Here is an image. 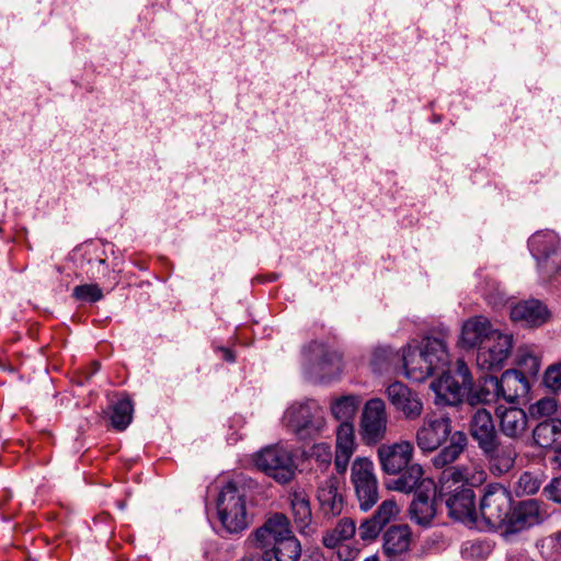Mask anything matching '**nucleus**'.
<instances>
[{
    "instance_id": "nucleus-4",
    "label": "nucleus",
    "mask_w": 561,
    "mask_h": 561,
    "mask_svg": "<svg viewBox=\"0 0 561 561\" xmlns=\"http://www.w3.org/2000/svg\"><path fill=\"white\" fill-rule=\"evenodd\" d=\"M432 390L436 394V403L456 405L472 388V378L468 366L458 359L454 371H443L442 376L432 381Z\"/></svg>"
},
{
    "instance_id": "nucleus-50",
    "label": "nucleus",
    "mask_w": 561,
    "mask_h": 561,
    "mask_svg": "<svg viewBox=\"0 0 561 561\" xmlns=\"http://www.w3.org/2000/svg\"><path fill=\"white\" fill-rule=\"evenodd\" d=\"M556 541L558 542V545L561 548V530L556 534Z\"/></svg>"
},
{
    "instance_id": "nucleus-21",
    "label": "nucleus",
    "mask_w": 561,
    "mask_h": 561,
    "mask_svg": "<svg viewBox=\"0 0 561 561\" xmlns=\"http://www.w3.org/2000/svg\"><path fill=\"white\" fill-rule=\"evenodd\" d=\"M317 497L322 514L328 518L339 516L344 508V496L341 492L340 479L330 476L318 485Z\"/></svg>"
},
{
    "instance_id": "nucleus-19",
    "label": "nucleus",
    "mask_w": 561,
    "mask_h": 561,
    "mask_svg": "<svg viewBox=\"0 0 561 561\" xmlns=\"http://www.w3.org/2000/svg\"><path fill=\"white\" fill-rule=\"evenodd\" d=\"M490 320L483 316H474L466 320L461 328L459 343L466 350L477 348L478 351L499 333Z\"/></svg>"
},
{
    "instance_id": "nucleus-25",
    "label": "nucleus",
    "mask_w": 561,
    "mask_h": 561,
    "mask_svg": "<svg viewBox=\"0 0 561 561\" xmlns=\"http://www.w3.org/2000/svg\"><path fill=\"white\" fill-rule=\"evenodd\" d=\"M423 476L424 470L422 466L416 462H412L399 473V477L391 482L389 488L405 494L412 492L417 493L425 489L432 490L434 485L433 481L424 479Z\"/></svg>"
},
{
    "instance_id": "nucleus-29",
    "label": "nucleus",
    "mask_w": 561,
    "mask_h": 561,
    "mask_svg": "<svg viewBox=\"0 0 561 561\" xmlns=\"http://www.w3.org/2000/svg\"><path fill=\"white\" fill-rule=\"evenodd\" d=\"M412 531L408 525H393L383 534V551L388 557H397L409 551Z\"/></svg>"
},
{
    "instance_id": "nucleus-41",
    "label": "nucleus",
    "mask_w": 561,
    "mask_h": 561,
    "mask_svg": "<svg viewBox=\"0 0 561 561\" xmlns=\"http://www.w3.org/2000/svg\"><path fill=\"white\" fill-rule=\"evenodd\" d=\"M557 411V401L553 398H542L530 405L529 412L534 417L550 416Z\"/></svg>"
},
{
    "instance_id": "nucleus-5",
    "label": "nucleus",
    "mask_w": 561,
    "mask_h": 561,
    "mask_svg": "<svg viewBox=\"0 0 561 561\" xmlns=\"http://www.w3.org/2000/svg\"><path fill=\"white\" fill-rule=\"evenodd\" d=\"M253 461L259 470L278 483H287L296 474L297 466L291 451L279 444L262 448L254 455Z\"/></svg>"
},
{
    "instance_id": "nucleus-35",
    "label": "nucleus",
    "mask_w": 561,
    "mask_h": 561,
    "mask_svg": "<svg viewBox=\"0 0 561 561\" xmlns=\"http://www.w3.org/2000/svg\"><path fill=\"white\" fill-rule=\"evenodd\" d=\"M290 505L295 523L299 528H306L311 522L310 504L304 492L290 494Z\"/></svg>"
},
{
    "instance_id": "nucleus-10",
    "label": "nucleus",
    "mask_w": 561,
    "mask_h": 561,
    "mask_svg": "<svg viewBox=\"0 0 561 561\" xmlns=\"http://www.w3.org/2000/svg\"><path fill=\"white\" fill-rule=\"evenodd\" d=\"M528 248L537 261V266L545 279L552 278V271L556 262L553 257L560 250V238L552 230H541L535 232L528 240Z\"/></svg>"
},
{
    "instance_id": "nucleus-27",
    "label": "nucleus",
    "mask_w": 561,
    "mask_h": 561,
    "mask_svg": "<svg viewBox=\"0 0 561 561\" xmlns=\"http://www.w3.org/2000/svg\"><path fill=\"white\" fill-rule=\"evenodd\" d=\"M496 415L500 420V430L506 437L518 439L526 433L528 417L523 409L499 407Z\"/></svg>"
},
{
    "instance_id": "nucleus-28",
    "label": "nucleus",
    "mask_w": 561,
    "mask_h": 561,
    "mask_svg": "<svg viewBox=\"0 0 561 561\" xmlns=\"http://www.w3.org/2000/svg\"><path fill=\"white\" fill-rule=\"evenodd\" d=\"M548 317L547 308L538 300L518 302L511 309V319L526 327L542 325Z\"/></svg>"
},
{
    "instance_id": "nucleus-42",
    "label": "nucleus",
    "mask_w": 561,
    "mask_h": 561,
    "mask_svg": "<svg viewBox=\"0 0 561 561\" xmlns=\"http://www.w3.org/2000/svg\"><path fill=\"white\" fill-rule=\"evenodd\" d=\"M399 508L393 500L383 501L373 515L382 526L388 524L397 514Z\"/></svg>"
},
{
    "instance_id": "nucleus-18",
    "label": "nucleus",
    "mask_w": 561,
    "mask_h": 561,
    "mask_svg": "<svg viewBox=\"0 0 561 561\" xmlns=\"http://www.w3.org/2000/svg\"><path fill=\"white\" fill-rule=\"evenodd\" d=\"M547 512L541 508L537 500H526L511 510L504 535L516 534L541 523Z\"/></svg>"
},
{
    "instance_id": "nucleus-1",
    "label": "nucleus",
    "mask_w": 561,
    "mask_h": 561,
    "mask_svg": "<svg viewBox=\"0 0 561 561\" xmlns=\"http://www.w3.org/2000/svg\"><path fill=\"white\" fill-rule=\"evenodd\" d=\"M253 539L265 561H298L301 556V545L282 513L268 517L253 533Z\"/></svg>"
},
{
    "instance_id": "nucleus-12",
    "label": "nucleus",
    "mask_w": 561,
    "mask_h": 561,
    "mask_svg": "<svg viewBox=\"0 0 561 561\" xmlns=\"http://www.w3.org/2000/svg\"><path fill=\"white\" fill-rule=\"evenodd\" d=\"M413 456L414 445L407 439L381 444L377 449L380 468L387 474H399L412 463Z\"/></svg>"
},
{
    "instance_id": "nucleus-48",
    "label": "nucleus",
    "mask_w": 561,
    "mask_h": 561,
    "mask_svg": "<svg viewBox=\"0 0 561 561\" xmlns=\"http://www.w3.org/2000/svg\"><path fill=\"white\" fill-rule=\"evenodd\" d=\"M242 561H265V560L262 559V556L261 557L249 556V557H245Z\"/></svg>"
},
{
    "instance_id": "nucleus-34",
    "label": "nucleus",
    "mask_w": 561,
    "mask_h": 561,
    "mask_svg": "<svg viewBox=\"0 0 561 561\" xmlns=\"http://www.w3.org/2000/svg\"><path fill=\"white\" fill-rule=\"evenodd\" d=\"M356 531L353 519L342 518L337 525L323 536V545L328 548H335L342 541L351 539Z\"/></svg>"
},
{
    "instance_id": "nucleus-43",
    "label": "nucleus",
    "mask_w": 561,
    "mask_h": 561,
    "mask_svg": "<svg viewBox=\"0 0 561 561\" xmlns=\"http://www.w3.org/2000/svg\"><path fill=\"white\" fill-rule=\"evenodd\" d=\"M382 525L378 522L374 516L369 519L364 520L359 526V536L363 540H371L375 539L380 530L382 529Z\"/></svg>"
},
{
    "instance_id": "nucleus-51",
    "label": "nucleus",
    "mask_w": 561,
    "mask_h": 561,
    "mask_svg": "<svg viewBox=\"0 0 561 561\" xmlns=\"http://www.w3.org/2000/svg\"><path fill=\"white\" fill-rule=\"evenodd\" d=\"M364 561H379L377 557L373 556L369 558H366Z\"/></svg>"
},
{
    "instance_id": "nucleus-33",
    "label": "nucleus",
    "mask_w": 561,
    "mask_h": 561,
    "mask_svg": "<svg viewBox=\"0 0 561 561\" xmlns=\"http://www.w3.org/2000/svg\"><path fill=\"white\" fill-rule=\"evenodd\" d=\"M360 399L358 396L347 394L334 399L331 402L330 410L332 415L342 422H350L355 415Z\"/></svg>"
},
{
    "instance_id": "nucleus-36",
    "label": "nucleus",
    "mask_w": 561,
    "mask_h": 561,
    "mask_svg": "<svg viewBox=\"0 0 561 561\" xmlns=\"http://www.w3.org/2000/svg\"><path fill=\"white\" fill-rule=\"evenodd\" d=\"M133 404L129 399H122L113 407V414L111 417L112 425L118 431H124L131 422L133 419Z\"/></svg>"
},
{
    "instance_id": "nucleus-40",
    "label": "nucleus",
    "mask_w": 561,
    "mask_h": 561,
    "mask_svg": "<svg viewBox=\"0 0 561 561\" xmlns=\"http://www.w3.org/2000/svg\"><path fill=\"white\" fill-rule=\"evenodd\" d=\"M73 296L78 300L95 302L102 299V289L96 284H84L73 288Z\"/></svg>"
},
{
    "instance_id": "nucleus-6",
    "label": "nucleus",
    "mask_w": 561,
    "mask_h": 561,
    "mask_svg": "<svg viewBox=\"0 0 561 561\" xmlns=\"http://www.w3.org/2000/svg\"><path fill=\"white\" fill-rule=\"evenodd\" d=\"M512 510L511 493L501 484H489L480 502V513L489 530L503 529Z\"/></svg>"
},
{
    "instance_id": "nucleus-30",
    "label": "nucleus",
    "mask_w": 561,
    "mask_h": 561,
    "mask_svg": "<svg viewBox=\"0 0 561 561\" xmlns=\"http://www.w3.org/2000/svg\"><path fill=\"white\" fill-rule=\"evenodd\" d=\"M533 437L541 448L561 451V420L549 419L540 422L534 428Z\"/></svg>"
},
{
    "instance_id": "nucleus-3",
    "label": "nucleus",
    "mask_w": 561,
    "mask_h": 561,
    "mask_svg": "<svg viewBox=\"0 0 561 561\" xmlns=\"http://www.w3.org/2000/svg\"><path fill=\"white\" fill-rule=\"evenodd\" d=\"M283 423L301 438L312 437L325 426L324 411L314 400L294 402L284 412Z\"/></svg>"
},
{
    "instance_id": "nucleus-24",
    "label": "nucleus",
    "mask_w": 561,
    "mask_h": 561,
    "mask_svg": "<svg viewBox=\"0 0 561 561\" xmlns=\"http://www.w3.org/2000/svg\"><path fill=\"white\" fill-rule=\"evenodd\" d=\"M356 450L354 425L352 422H342L336 428L334 466L339 473L347 469L351 457Z\"/></svg>"
},
{
    "instance_id": "nucleus-11",
    "label": "nucleus",
    "mask_w": 561,
    "mask_h": 561,
    "mask_svg": "<svg viewBox=\"0 0 561 561\" xmlns=\"http://www.w3.org/2000/svg\"><path fill=\"white\" fill-rule=\"evenodd\" d=\"M307 358L306 369L317 379H327L339 373L341 368L340 355L319 342H311L305 348Z\"/></svg>"
},
{
    "instance_id": "nucleus-32",
    "label": "nucleus",
    "mask_w": 561,
    "mask_h": 561,
    "mask_svg": "<svg viewBox=\"0 0 561 561\" xmlns=\"http://www.w3.org/2000/svg\"><path fill=\"white\" fill-rule=\"evenodd\" d=\"M467 446V436L461 431H456L449 438V444L445 446L437 455L432 458V463L436 469L453 467L451 465L459 458Z\"/></svg>"
},
{
    "instance_id": "nucleus-2",
    "label": "nucleus",
    "mask_w": 561,
    "mask_h": 561,
    "mask_svg": "<svg viewBox=\"0 0 561 561\" xmlns=\"http://www.w3.org/2000/svg\"><path fill=\"white\" fill-rule=\"evenodd\" d=\"M529 389V382L523 371L508 369L502 374L500 379L493 376L486 377L481 390L469 396V402L471 404L489 403L500 397L507 402H514L517 398L526 396Z\"/></svg>"
},
{
    "instance_id": "nucleus-7",
    "label": "nucleus",
    "mask_w": 561,
    "mask_h": 561,
    "mask_svg": "<svg viewBox=\"0 0 561 561\" xmlns=\"http://www.w3.org/2000/svg\"><path fill=\"white\" fill-rule=\"evenodd\" d=\"M389 414L386 403L380 398H371L365 402L358 423L362 442L367 446L381 443L388 433Z\"/></svg>"
},
{
    "instance_id": "nucleus-47",
    "label": "nucleus",
    "mask_w": 561,
    "mask_h": 561,
    "mask_svg": "<svg viewBox=\"0 0 561 561\" xmlns=\"http://www.w3.org/2000/svg\"><path fill=\"white\" fill-rule=\"evenodd\" d=\"M220 351L222 352L224 358L227 362H230V363L234 362V355H233V353L230 350H228V348H220Z\"/></svg>"
},
{
    "instance_id": "nucleus-13",
    "label": "nucleus",
    "mask_w": 561,
    "mask_h": 561,
    "mask_svg": "<svg viewBox=\"0 0 561 561\" xmlns=\"http://www.w3.org/2000/svg\"><path fill=\"white\" fill-rule=\"evenodd\" d=\"M439 496L445 500L451 518L465 524L476 522L474 493L465 485L450 486V491L439 488Z\"/></svg>"
},
{
    "instance_id": "nucleus-26",
    "label": "nucleus",
    "mask_w": 561,
    "mask_h": 561,
    "mask_svg": "<svg viewBox=\"0 0 561 561\" xmlns=\"http://www.w3.org/2000/svg\"><path fill=\"white\" fill-rule=\"evenodd\" d=\"M469 433L479 448L499 438L491 412L484 408L473 411L469 422Z\"/></svg>"
},
{
    "instance_id": "nucleus-9",
    "label": "nucleus",
    "mask_w": 561,
    "mask_h": 561,
    "mask_svg": "<svg viewBox=\"0 0 561 561\" xmlns=\"http://www.w3.org/2000/svg\"><path fill=\"white\" fill-rule=\"evenodd\" d=\"M351 482L363 512L369 511L379 500L378 480L369 458H356L351 468Z\"/></svg>"
},
{
    "instance_id": "nucleus-23",
    "label": "nucleus",
    "mask_w": 561,
    "mask_h": 561,
    "mask_svg": "<svg viewBox=\"0 0 561 561\" xmlns=\"http://www.w3.org/2000/svg\"><path fill=\"white\" fill-rule=\"evenodd\" d=\"M400 360L405 377L413 381L421 382L434 374L431 366L432 363H427L420 346L409 344L402 350Z\"/></svg>"
},
{
    "instance_id": "nucleus-37",
    "label": "nucleus",
    "mask_w": 561,
    "mask_h": 561,
    "mask_svg": "<svg viewBox=\"0 0 561 561\" xmlns=\"http://www.w3.org/2000/svg\"><path fill=\"white\" fill-rule=\"evenodd\" d=\"M397 359L400 360V354L393 352L389 346H378L373 352L371 366L378 373L388 369Z\"/></svg>"
},
{
    "instance_id": "nucleus-45",
    "label": "nucleus",
    "mask_w": 561,
    "mask_h": 561,
    "mask_svg": "<svg viewBox=\"0 0 561 561\" xmlns=\"http://www.w3.org/2000/svg\"><path fill=\"white\" fill-rule=\"evenodd\" d=\"M312 457L323 466H329L332 460V451L328 444H317L312 448Z\"/></svg>"
},
{
    "instance_id": "nucleus-16",
    "label": "nucleus",
    "mask_w": 561,
    "mask_h": 561,
    "mask_svg": "<svg viewBox=\"0 0 561 561\" xmlns=\"http://www.w3.org/2000/svg\"><path fill=\"white\" fill-rule=\"evenodd\" d=\"M485 480L486 471L479 462L472 460L445 469L438 479L439 485L445 491H450V486L456 485H465L471 489L483 484Z\"/></svg>"
},
{
    "instance_id": "nucleus-39",
    "label": "nucleus",
    "mask_w": 561,
    "mask_h": 561,
    "mask_svg": "<svg viewBox=\"0 0 561 561\" xmlns=\"http://www.w3.org/2000/svg\"><path fill=\"white\" fill-rule=\"evenodd\" d=\"M516 360L520 367L531 375L539 371V359L529 346H522L517 350Z\"/></svg>"
},
{
    "instance_id": "nucleus-44",
    "label": "nucleus",
    "mask_w": 561,
    "mask_h": 561,
    "mask_svg": "<svg viewBox=\"0 0 561 561\" xmlns=\"http://www.w3.org/2000/svg\"><path fill=\"white\" fill-rule=\"evenodd\" d=\"M545 383L553 391L561 389V363L550 366L545 374Z\"/></svg>"
},
{
    "instance_id": "nucleus-15",
    "label": "nucleus",
    "mask_w": 561,
    "mask_h": 561,
    "mask_svg": "<svg viewBox=\"0 0 561 561\" xmlns=\"http://www.w3.org/2000/svg\"><path fill=\"white\" fill-rule=\"evenodd\" d=\"M385 393L393 410L399 412L404 420L415 421L422 415L423 402L419 393L403 382H391Z\"/></svg>"
},
{
    "instance_id": "nucleus-20",
    "label": "nucleus",
    "mask_w": 561,
    "mask_h": 561,
    "mask_svg": "<svg viewBox=\"0 0 561 561\" xmlns=\"http://www.w3.org/2000/svg\"><path fill=\"white\" fill-rule=\"evenodd\" d=\"M489 462V469L494 476L507 473L515 465L517 450L513 443L496 438L488 446L480 448Z\"/></svg>"
},
{
    "instance_id": "nucleus-17",
    "label": "nucleus",
    "mask_w": 561,
    "mask_h": 561,
    "mask_svg": "<svg viewBox=\"0 0 561 561\" xmlns=\"http://www.w3.org/2000/svg\"><path fill=\"white\" fill-rule=\"evenodd\" d=\"M453 435L451 424L447 417L425 416L415 433L417 447L424 453L436 450Z\"/></svg>"
},
{
    "instance_id": "nucleus-49",
    "label": "nucleus",
    "mask_w": 561,
    "mask_h": 561,
    "mask_svg": "<svg viewBox=\"0 0 561 561\" xmlns=\"http://www.w3.org/2000/svg\"><path fill=\"white\" fill-rule=\"evenodd\" d=\"M554 274H556V275H561V265H560V266H559V265H557V264L554 265V270L552 271V276H553Z\"/></svg>"
},
{
    "instance_id": "nucleus-22",
    "label": "nucleus",
    "mask_w": 561,
    "mask_h": 561,
    "mask_svg": "<svg viewBox=\"0 0 561 561\" xmlns=\"http://www.w3.org/2000/svg\"><path fill=\"white\" fill-rule=\"evenodd\" d=\"M434 492V486L432 490L419 491L410 504L409 514L411 520L424 528L433 526L437 515V503L433 496Z\"/></svg>"
},
{
    "instance_id": "nucleus-8",
    "label": "nucleus",
    "mask_w": 561,
    "mask_h": 561,
    "mask_svg": "<svg viewBox=\"0 0 561 561\" xmlns=\"http://www.w3.org/2000/svg\"><path fill=\"white\" fill-rule=\"evenodd\" d=\"M217 512L227 531L239 533L247 527L244 494L234 483L229 482L221 489L217 499Z\"/></svg>"
},
{
    "instance_id": "nucleus-31",
    "label": "nucleus",
    "mask_w": 561,
    "mask_h": 561,
    "mask_svg": "<svg viewBox=\"0 0 561 561\" xmlns=\"http://www.w3.org/2000/svg\"><path fill=\"white\" fill-rule=\"evenodd\" d=\"M420 348L426 357L427 363H432L433 373L444 370L449 364V353L447 343L443 337H426L421 342Z\"/></svg>"
},
{
    "instance_id": "nucleus-14",
    "label": "nucleus",
    "mask_w": 561,
    "mask_h": 561,
    "mask_svg": "<svg viewBox=\"0 0 561 561\" xmlns=\"http://www.w3.org/2000/svg\"><path fill=\"white\" fill-rule=\"evenodd\" d=\"M513 335L500 331L477 352V365L483 370L501 369L511 355Z\"/></svg>"
},
{
    "instance_id": "nucleus-46",
    "label": "nucleus",
    "mask_w": 561,
    "mask_h": 561,
    "mask_svg": "<svg viewBox=\"0 0 561 561\" xmlns=\"http://www.w3.org/2000/svg\"><path fill=\"white\" fill-rule=\"evenodd\" d=\"M543 493L548 499L557 503H561V476L553 479L547 486H545Z\"/></svg>"
},
{
    "instance_id": "nucleus-38",
    "label": "nucleus",
    "mask_w": 561,
    "mask_h": 561,
    "mask_svg": "<svg viewBox=\"0 0 561 561\" xmlns=\"http://www.w3.org/2000/svg\"><path fill=\"white\" fill-rule=\"evenodd\" d=\"M541 485L539 478L529 471L523 472L514 484V492L517 496L535 494Z\"/></svg>"
}]
</instances>
